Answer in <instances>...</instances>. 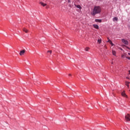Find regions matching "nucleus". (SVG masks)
Wrapping results in <instances>:
<instances>
[{"label":"nucleus","mask_w":130,"mask_h":130,"mask_svg":"<svg viewBox=\"0 0 130 130\" xmlns=\"http://www.w3.org/2000/svg\"><path fill=\"white\" fill-rule=\"evenodd\" d=\"M69 76L70 77H71V76H72V74H69Z\"/></svg>","instance_id":"21"},{"label":"nucleus","mask_w":130,"mask_h":130,"mask_svg":"<svg viewBox=\"0 0 130 130\" xmlns=\"http://www.w3.org/2000/svg\"><path fill=\"white\" fill-rule=\"evenodd\" d=\"M95 22H98L99 23H101V22H102V20L101 19H95Z\"/></svg>","instance_id":"9"},{"label":"nucleus","mask_w":130,"mask_h":130,"mask_svg":"<svg viewBox=\"0 0 130 130\" xmlns=\"http://www.w3.org/2000/svg\"><path fill=\"white\" fill-rule=\"evenodd\" d=\"M125 118L126 121H130V115L129 114H127L125 116Z\"/></svg>","instance_id":"2"},{"label":"nucleus","mask_w":130,"mask_h":130,"mask_svg":"<svg viewBox=\"0 0 130 130\" xmlns=\"http://www.w3.org/2000/svg\"><path fill=\"white\" fill-rule=\"evenodd\" d=\"M40 5H41V6H43V7H45V6L47 5L46 4H44L43 2H40Z\"/></svg>","instance_id":"8"},{"label":"nucleus","mask_w":130,"mask_h":130,"mask_svg":"<svg viewBox=\"0 0 130 130\" xmlns=\"http://www.w3.org/2000/svg\"><path fill=\"white\" fill-rule=\"evenodd\" d=\"M25 52H26V51L25 50H22L20 51L19 54L20 55H24V53H25Z\"/></svg>","instance_id":"4"},{"label":"nucleus","mask_w":130,"mask_h":130,"mask_svg":"<svg viewBox=\"0 0 130 130\" xmlns=\"http://www.w3.org/2000/svg\"><path fill=\"white\" fill-rule=\"evenodd\" d=\"M129 75H130V70L128 71Z\"/></svg>","instance_id":"23"},{"label":"nucleus","mask_w":130,"mask_h":130,"mask_svg":"<svg viewBox=\"0 0 130 130\" xmlns=\"http://www.w3.org/2000/svg\"><path fill=\"white\" fill-rule=\"evenodd\" d=\"M128 84H129V82L126 81L125 85H127V87H128Z\"/></svg>","instance_id":"14"},{"label":"nucleus","mask_w":130,"mask_h":130,"mask_svg":"<svg viewBox=\"0 0 130 130\" xmlns=\"http://www.w3.org/2000/svg\"><path fill=\"white\" fill-rule=\"evenodd\" d=\"M112 54L113 55H114L115 56L116 55V52H115V51H114V50H113Z\"/></svg>","instance_id":"12"},{"label":"nucleus","mask_w":130,"mask_h":130,"mask_svg":"<svg viewBox=\"0 0 130 130\" xmlns=\"http://www.w3.org/2000/svg\"><path fill=\"white\" fill-rule=\"evenodd\" d=\"M121 95H122L123 97H126V98H127V95L125 94V93L124 92V91L121 93Z\"/></svg>","instance_id":"5"},{"label":"nucleus","mask_w":130,"mask_h":130,"mask_svg":"<svg viewBox=\"0 0 130 130\" xmlns=\"http://www.w3.org/2000/svg\"><path fill=\"white\" fill-rule=\"evenodd\" d=\"M101 12V8L99 6H95L94 8L93 11L91 13L92 16H95L96 14H100Z\"/></svg>","instance_id":"1"},{"label":"nucleus","mask_w":130,"mask_h":130,"mask_svg":"<svg viewBox=\"0 0 130 130\" xmlns=\"http://www.w3.org/2000/svg\"><path fill=\"white\" fill-rule=\"evenodd\" d=\"M94 28H95V29H99V26L97 24H93V25Z\"/></svg>","instance_id":"6"},{"label":"nucleus","mask_w":130,"mask_h":130,"mask_svg":"<svg viewBox=\"0 0 130 130\" xmlns=\"http://www.w3.org/2000/svg\"><path fill=\"white\" fill-rule=\"evenodd\" d=\"M126 79H128V80H129V78L128 77H126Z\"/></svg>","instance_id":"22"},{"label":"nucleus","mask_w":130,"mask_h":130,"mask_svg":"<svg viewBox=\"0 0 130 130\" xmlns=\"http://www.w3.org/2000/svg\"><path fill=\"white\" fill-rule=\"evenodd\" d=\"M89 49H90V48H89V47H86V48H85V51H88Z\"/></svg>","instance_id":"15"},{"label":"nucleus","mask_w":130,"mask_h":130,"mask_svg":"<svg viewBox=\"0 0 130 130\" xmlns=\"http://www.w3.org/2000/svg\"><path fill=\"white\" fill-rule=\"evenodd\" d=\"M108 41L107 42H109L110 44H112V41H111V40H110L109 39V38H108Z\"/></svg>","instance_id":"13"},{"label":"nucleus","mask_w":130,"mask_h":130,"mask_svg":"<svg viewBox=\"0 0 130 130\" xmlns=\"http://www.w3.org/2000/svg\"><path fill=\"white\" fill-rule=\"evenodd\" d=\"M113 22H115V21H118V18H117V17H114L113 18Z\"/></svg>","instance_id":"7"},{"label":"nucleus","mask_w":130,"mask_h":130,"mask_svg":"<svg viewBox=\"0 0 130 130\" xmlns=\"http://www.w3.org/2000/svg\"><path fill=\"white\" fill-rule=\"evenodd\" d=\"M98 42H99V43L100 44L101 43V39H99L98 40Z\"/></svg>","instance_id":"16"},{"label":"nucleus","mask_w":130,"mask_h":130,"mask_svg":"<svg viewBox=\"0 0 130 130\" xmlns=\"http://www.w3.org/2000/svg\"><path fill=\"white\" fill-rule=\"evenodd\" d=\"M23 31L24 32H25V33H28V29H26V28H24L23 29Z\"/></svg>","instance_id":"10"},{"label":"nucleus","mask_w":130,"mask_h":130,"mask_svg":"<svg viewBox=\"0 0 130 130\" xmlns=\"http://www.w3.org/2000/svg\"><path fill=\"white\" fill-rule=\"evenodd\" d=\"M121 41L122 42H123V43H124V44H125L126 45H127V44H128V42L123 39L121 40Z\"/></svg>","instance_id":"3"},{"label":"nucleus","mask_w":130,"mask_h":130,"mask_svg":"<svg viewBox=\"0 0 130 130\" xmlns=\"http://www.w3.org/2000/svg\"><path fill=\"white\" fill-rule=\"evenodd\" d=\"M75 7H76V8H77L78 9H82V7H81V6L80 5H75Z\"/></svg>","instance_id":"11"},{"label":"nucleus","mask_w":130,"mask_h":130,"mask_svg":"<svg viewBox=\"0 0 130 130\" xmlns=\"http://www.w3.org/2000/svg\"><path fill=\"white\" fill-rule=\"evenodd\" d=\"M126 58H127V59H129L130 60V57L126 56Z\"/></svg>","instance_id":"19"},{"label":"nucleus","mask_w":130,"mask_h":130,"mask_svg":"<svg viewBox=\"0 0 130 130\" xmlns=\"http://www.w3.org/2000/svg\"><path fill=\"white\" fill-rule=\"evenodd\" d=\"M110 44L112 45V46H113L114 45V44L112 43V44Z\"/></svg>","instance_id":"20"},{"label":"nucleus","mask_w":130,"mask_h":130,"mask_svg":"<svg viewBox=\"0 0 130 130\" xmlns=\"http://www.w3.org/2000/svg\"><path fill=\"white\" fill-rule=\"evenodd\" d=\"M47 52H49V53H50V54H51V53H52V51H51V50L48 51Z\"/></svg>","instance_id":"17"},{"label":"nucleus","mask_w":130,"mask_h":130,"mask_svg":"<svg viewBox=\"0 0 130 130\" xmlns=\"http://www.w3.org/2000/svg\"><path fill=\"white\" fill-rule=\"evenodd\" d=\"M126 55L124 53V55H121V57H124Z\"/></svg>","instance_id":"18"}]
</instances>
